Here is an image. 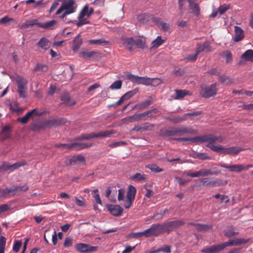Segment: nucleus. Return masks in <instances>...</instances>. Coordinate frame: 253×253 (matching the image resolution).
Masks as SVG:
<instances>
[{
	"label": "nucleus",
	"mask_w": 253,
	"mask_h": 253,
	"mask_svg": "<svg viewBox=\"0 0 253 253\" xmlns=\"http://www.w3.org/2000/svg\"><path fill=\"white\" fill-rule=\"evenodd\" d=\"M208 136L211 138V140L207 141V142L208 143L207 146L214 152L220 154L234 155L238 154L243 150L240 147H237L235 146L225 148L220 145H214L213 143L216 141L222 142V139L220 137L214 136L212 135H208Z\"/></svg>",
	"instance_id": "nucleus-1"
},
{
	"label": "nucleus",
	"mask_w": 253,
	"mask_h": 253,
	"mask_svg": "<svg viewBox=\"0 0 253 253\" xmlns=\"http://www.w3.org/2000/svg\"><path fill=\"white\" fill-rule=\"evenodd\" d=\"M29 187L27 185L22 186H13L9 188L0 190V198L11 197L20 192L26 191Z\"/></svg>",
	"instance_id": "nucleus-2"
},
{
	"label": "nucleus",
	"mask_w": 253,
	"mask_h": 253,
	"mask_svg": "<svg viewBox=\"0 0 253 253\" xmlns=\"http://www.w3.org/2000/svg\"><path fill=\"white\" fill-rule=\"evenodd\" d=\"M156 109L148 110L142 113L135 114L133 115L126 117L123 119L124 121L129 123H133L141 121H145L150 117L152 116V113H156Z\"/></svg>",
	"instance_id": "nucleus-3"
},
{
	"label": "nucleus",
	"mask_w": 253,
	"mask_h": 253,
	"mask_svg": "<svg viewBox=\"0 0 253 253\" xmlns=\"http://www.w3.org/2000/svg\"><path fill=\"white\" fill-rule=\"evenodd\" d=\"M77 8V5L74 0H65L56 11L55 15H59L64 11H67L68 13L71 14L75 12Z\"/></svg>",
	"instance_id": "nucleus-4"
},
{
	"label": "nucleus",
	"mask_w": 253,
	"mask_h": 253,
	"mask_svg": "<svg viewBox=\"0 0 253 253\" xmlns=\"http://www.w3.org/2000/svg\"><path fill=\"white\" fill-rule=\"evenodd\" d=\"M116 133V131L114 130H108L105 131H101L97 133H91L89 134H87L85 135L81 136L76 139L77 140H89L93 138H98V137H109L110 136L113 134Z\"/></svg>",
	"instance_id": "nucleus-5"
},
{
	"label": "nucleus",
	"mask_w": 253,
	"mask_h": 253,
	"mask_svg": "<svg viewBox=\"0 0 253 253\" xmlns=\"http://www.w3.org/2000/svg\"><path fill=\"white\" fill-rule=\"evenodd\" d=\"M184 222L180 220L169 221L161 223L164 233L169 234L174 229L184 225Z\"/></svg>",
	"instance_id": "nucleus-6"
},
{
	"label": "nucleus",
	"mask_w": 253,
	"mask_h": 253,
	"mask_svg": "<svg viewBox=\"0 0 253 253\" xmlns=\"http://www.w3.org/2000/svg\"><path fill=\"white\" fill-rule=\"evenodd\" d=\"M67 122L66 119L64 118L55 117L44 121L42 126L43 127H57L63 125Z\"/></svg>",
	"instance_id": "nucleus-7"
},
{
	"label": "nucleus",
	"mask_w": 253,
	"mask_h": 253,
	"mask_svg": "<svg viewBox=\"0 0 253 253\" xmlns=\"http://www.w3.org/2000/svg\"><path fill=\"white\" fill-rule=\"evenodd\" d=\"M126 76L128 80L135 84L149 85L151 83L150 79L144 77L135 76L129 72L126 73Z\"/></svg>",
	"instance_id": "nucleus-8"
},
{
	"label": "nucleus",
	"mask_w": 253,
	"mask_h": 253,
	"mask_svg": "<svg viewBox=\"0 0 253 253\" xmlns=\"http://www.w3.org/2000/svg\"><path fill=\"white\" fill-rule=\"evenodd\" d=\"M136 193V189L135 187L130 185L126 192V200L124 205L126 209H128L131 207Z\"/></svg>",
	"instance_id": "nucleus-9"
},
{
	"label": "nucleus",
	"mask_w": 253,
	"mask_h": 253,
	"mask_svg": "<svg viewBox=\"0 0 253 253\" xmlns=\"http://www.w3.org/2000/svg\"><path fill=\"white\" fill-rule=\"evenodd\" d=\"M219 171L213 170L212 171L210 169H202L199 171L192 172L188 171L186 173V175L191 177H198L200 176H207L208 175H212L219 173Z\"/></svg>",
	"instance_id": "nucleus-10"
},
{
	"label": "nucleus",
	"mask_w": 253,
	"mask_h": 253,
	"mask_svg": "<svg viewBox=\"0 0 253 253\" xmlns=\"http://www.w3.org/2000/svg\"><path fill=\"white\" fill-rule=\"evenodd\" d=\"M26 165V163L24 161L18 162L13 165H10L8 163L4 162L0 166V172H11L15 169H16L19 168L24 166Z\"/></svg>",
	"instance_id": "nucleus-11"
},
{
	"label": "nucleus",
	"mask_w": 253,
	"mask_h": 253,
	"mask_svg": "<svg viewBox=\"0 0 253 253\" xmlns=\"http://www.w3.org/2000/svg\"><path fill=\"white\" fill-rule=\"evenodd\" d=\"M211 138L208 135L199 136L192 138H174L170 140H176L178 141H191L194 143L198 142H207V141L211 140Z\"/></svg>",
	"instance_id": "nucleus-12"
},
{
	"label": "nucleus",
	"mask_w": 253,
	"mask_h": 253,
	"mask_svg": "<svg viewBox=\"0 0 253 253\" xmlns=\"http://www.w3.org/2000/svg\"><path fill=\"white\" fill-rule=\"evenodd\" d=\"M146 232L148 238L152 236H158L164 234L161 223L152 224L150 228L146 229Z\"/></svg>",
	"instance_id": "nucleus-13"
},
{
	"label": "nucleus",
	"mask_w": 253,
	"mask_h": 253,
	"mask_svg": "<svg viewBox=\"0 0 253 253\" xmlns=\"http://www.w3.org/2000/svg\"><path fill=\"white\" fill-rule=\"evenodd\" d=\"M220 166L228 169L231 172H240L242 171L248 170L249 168H252V165H227L225 164H220Z\"/></svg>",
	"instance_id": "nucleus-14"
},
{
	"label": "nucleus",
	"mask_w": 253,
	"mask_h": 253,
	"mask_svg": "<svg viewBox=\"0 0 253 253\" xmlns=\"http://www.w3.org/2000/svg\"><path fill=\"white\" fill-rule=\"evenodd\" d=\"M217 89L216 83L213 84L210 86H206L201 92V95L204 98H210L216 94Z\"/></svg>",
	"instance_id": "nucleus-15"
},
{
	"label": "nucleus",
	"mask_w": 253,
	"mask_h": 253,
	"mask_svg": "<svg viewBox=\"0 0 253 253\" xmlns=\"http://www.w3.org/2000/svg\"><path fill=\"white\" fill-rule=\"evenodd\" d=\"M88 5H86L83 7L79 14V21L76 23V25L78 27H80L88 23V21L87 20V19L86 18H84L85 16H87V17L90 16L88 15Z\"/></svg>",
	"instance_id": "nucleus-16"
},
{
	"label": "nucleus",
	"mask_w": 253,
	"mask_h": 253,
	"mask_svg": "<svg viewBox=\"0 0 253 253\" xmlns=\"http://www.w3.org/2000/svg\"><path fill=\"white\" fill-rule=\"evenodd\" d=\"M75 247L78 251L83 253L96 252L98 248L97 247L90 246L84 243L77 244Z\"/></svg>",
	"instance_id": "nucleus-17"
},
{
	"label": "nucleus",
	"mask_w": 253,
	"mask_h": 253,
	"mask_svg": "<svg viewBox=\"0 0 253 253\" xmlns=\"http://www.w3.org/2000/svg\"><path fill=\"white\" fill-rule=\"evenodd\" d=\"M177 136H182L185 134H195L196 131L191 127L181 126L176 127Z\"/></svg>",
	"instance_id": "nucleus-18"
},
{
	"label": "nucleus",
	"mask_w": 253,
	"mask_h": 253,
	"mask_svg": "<svg viewBox=\"0 0 253 253\" xmlns=\"http://www.w3.org/2000/svg\"><path fill=\"white\" fill-rule=\"evenodd\" d=\"M204 186H211L212 187L219 186L221 185L217 179L214 178H204L200 180Z\"/></svg>",
	"instance_id": "nucleus-19"
},
{
	"label": "nucleus",
	"mask_w": 253,
	"mask_h": 253,
	"mask_svg": "<svg viewBox=\"0 0 253 253\" xmlns=\"http://www.w3.org/2000/svg\"><path fill=\"white\" fill-rule=\"evenodd\" d=\"M222 250H223V249L220 244L206 247L201 252L204 253H217Z\"/></svg>",
	"instance_id": "nucleus-20"
},
{
	"label": "nucleus",
	"mask_w": 253,
	"mask_h": 253,
	"mask_svg": "<svg viewBox=\"0 0 253 253\" xmlns=\"http://www.w3.org/2000/svg\"><path fill=\"white\" fill-rule=\"evenodd\" d=\"M13 80L16 83L17 87H27L28 81L23 77L14 74L13 76Z\"/></svg>",
	"instance_id": "nucleus-21"
},
{
	"label": "nucleus",
	"mask_w": 253,
	"mask_h": 253,
	"mask_svg": "<svg viewBox=\"0 0 253 253\" xmlns=\"http://www.w3.org/2000/svg\"><path fill=\"white\" fill-rule=\"evenodd\" d=\"M235 37L233 41L235 42H239L242 40L245 37L244 31L237 26H234Z\"/></svg>",
	"instance_id": "nucleus-22"
},
{
	"label": "nucleus",
	"mask_w": 253,
	"mask_h": 253,
	"mask_svg": "<svg viewBox=\"0 0 253 253\" xmlns=\"http://www.w3.org/2000/svg\"><path fill=\"white\" fill-rule=\"evenodd\" d=\"M108 209L115 216H121L123 212V209L119 205H109Z\"/></svg>",
	"instance_id": "nucleus-23"
},
{
	"label": "nucleus",
	"mask_w": 253,
	"mask_h": 253,
	"mask_svg": "<svg viewBox=\"0 0 253 253\" xmlns=\"http://www.w3.org/2000/svg\"><path fill=\"white\" fill-rule=\"evenodd\" d=\"M100 55V53L97 51H88L87 50L81 51L79 52V56L85 59H90L91 58L96 56V55Z\"/></svg>",
	"instance_id": "nucleus-24"
},
{
	"label": "nucleus",
	"mask_w": 253,
	"mask_h": 253,
	"mask_svg": "<svg viewBox=\"0 0 253 253\" xmlns=\"http://www.w3.org/2000/svg\"><path fill=\"white\" fill-rule=\"evenodd\" d=\"M38 27L45 29L52 30L57 27V21L52 20L44 23L39 22Z\"/></svg>",
	"instance_id": "nucleus-25"
},
{
	"label": "nucleus",
	"mask_w": 253,
	"mask_h": 253,
	"mask_svg": "<svg viewBox=\"0 0 253 253\" xmlns=\"http://www.w3.org/2000/svg\"><path fill=\"white\" fill-rule=\"evenodd\" d=\"M153 103V100L151 97H150L148 99L138 103L134 105V109L138 110H141L147 108L149 106Z\"/></svg>",
	"instance_id": "nucleus-26"
},
{
	"label": "nucleus",
	"mask_w": 253,
	"mask_h": 253,
	"mask_svg": "<svg viewBox=\"0 0 253 253\" xmlns=\"http://www.w3.org/2000/svg\"><path fill=\"white\" fill-rule=\"evenodd\" d=\"M92 146V143H73L71 144V150H80L83 149L87 148Z\"/></svg>",
	"instance_id": "nucleus-27"
},
{
	"label": "nucleus",
	"mask_w": 253,
	"mask_h": 253,
	"mask_svg": "<svg viewBox=\"0 0 253 253\" xmlns=\"http://www.w3.org/2000/svg\"><path fill=\"white\" fill-rule=\"evenodd\" d=\"M210 51V45L208 42H205L203 43H199L197 44V48L196 52L199 54L203 51Z\"/></svg>",
	"instance_id": "nucleus-28"
},
{
	"label": "nucleus",
	"mask_w": 253,
	"mask_h": 253,
	"mask_svg": "<svg viewBox=\"0 0 253 253\" xmlns=\"http://www.w3.org/2000/svg\"><path fill=\"white\" fill-rule=\"evenodd\" d=\"M122 40L128 50L129 51L133 50V47L135 45V40L132 38H122Z\"/></svg>",
	"instance_id": "nucleus-29"
},
{
	"label": "nucleus",
	"mask_w": 253,
	"mask_h": 253,
	"mask_svg": "<svg viewBox=\"0 0 253 253\" xmlns=\"http://www.w3.org/2000/svg\"><path fill=\"white\" fill-rule=\"evenodd\" d=\"M61 100L63 103H65L67 106H71L75 104V101L71 99L70 95L67 92H65L62 94L61 96Z\"/></svg>",
	"instance_id": "nucleus-30"
},
{
	"label": "nucleus",
	"mask_w": 253,
	"mask_h": 253,
	"mask_svg": "<svg viewBox=\"0 0 253 253\" xmlns=\"http://www.w3.org/2000/svg\"><path fill=\"white\" fill-rule=\"evenodd\" d=\"M190 8L192 10V12L196 16L200 14V8L198 4L195 2V0H187Z\"/></svg>",
	"instance_id": "nucleus-31"
},
{
	"label": "nucleus",
	"mask_w": 253,
	"mask_h": 253,
	"mask_svg": "<svg viewBox=\"0 0 253 253\" xmlns=\"http://www.w3.org/2000/svg\"><path fill=\"white\" fill-rule=\"evenodd\" d=\"M84 163L85 160L84 157L81 155L74 156L69 160V162L66 165H75L77 162Z\"/></svg>",
	"instance_id": "nucleus-32"
},
{
	"label": "nucleus",
	"mask_w": 253,
	"mask_h": 253,
	"mask_svg": "<svg viewBox=\"0 0 253 253\" xmlns=\"http://www.w3.org/2000/svg\"><path fill=\"white\" fill-rule=\"evenodd\" d=\"M37 44L42 48L47 50L50 46V42L48 39L45 38H42L40 39Z\"/></svg>",
	"instance_id": "nucleus-33"
},
{
	"label": "nucleus",
	"mask_w": 253,
	"mask_h": 253,
	"mask_svg": "<svg viewBox=\"0 0 253 253\" xmlns=\"http://www.w3.org/2000/svg\"><path fill=\"white\" fill-rule=\"evenodd\" d=\"M39 22L37 19L28 20L20 25V29H27L30 27L36 25L38 26Z\"/></svg>",
	"instance_id": "nucleus-34"
},
{
	"label": "nucleus",
	"mask_w": 253,
	"mask_h": 253,
	"mask_svg": "<svg viewBox=\"0 0 253 253\" xmlns=\"http://www.w3.org/2000/svg\"><path fill=\"white\" fill-rule=\"evenodd\" d=\"M82 39L79 35L76 37L73 40V44L72 49L74 51L78 50L81 45L82 44Z\"/></svg>",
	"instance_id": "nucleus-35"
},
{
	"label": "nucleus",
	"mask_w": 253,
	"mask_h": 253,
	"mask_svg": "<svg viewBox=\"0 0 253 253\" xmlns=\"http://www.w3.org/2000/svg\"><path fill=\"white\" fill-rule=\"evenodd\" d=\"M88 42L90 44L101 45L105 46L106 45H110V42L109 41H106L103 39H96V40H89Z\"/></svg>",
	"instance_id": "nucleus-36"
},
{
	"label": "nucleus",
	"mask_w": 253,
	"mask_h": 253,
	"mask_svg": "<svg viewBox=\"0 0 253 253\" xmlns=\"http://www.w3.org/2000/svg\"><path fill=\"white\" fill-rule=\"evenodd\" d=\"M218 80L224 85H230L233 83V80L229 77L222 75L219 76Z\"/></svg>",
	"instance_id": "nucleus-37"
},
{
	"label": "nucleus",
	"mask_w": 253,
	"mask_h": 253,
	"mask_svg": "<svg viewBox=\"0 0 253 253\" xmlns=\"http://www.w3.org/2000/svg\"><path fill=\"white\" fill-rule=\"evenodd\" d=\"M246 61L253 62V50L248 49L241 56Z\"/></svg>",
	"instance_id": "nucleus-38"
},
{
	"label": "nucleus",
	"mask_w": 253,
	"mask_h": 253,
	"mask_svg": "<svg viewBox=\"0 0 253 253\" xmlns=\"http://www.w3.org/2000/svg\"><path fill=\"white\" fill-rule=\"evenodd\" d=\"M169 211L167 209H165L164 211L160 212H156L154 213V215L150 217L151 220H159L163 218V216Z\"/></svg>",
	"instance_id": "nucleus-39"
},
{
	"label": "nucleus",
	"mask_w": 253,
	"mask_h": 253,
	"mask_svg": "<svg viewBox=\"0 0 253 253\" xmlns=\"http://www.w3.org/2000/svg\"><path fill=\"white\" fill-rule=\"evenodd\" d=\"M10 130V127L9 126H5L3 128L0 134L2 140H5L9 137Z\"/></svg>",
	"instance_id": "nucleus-40"
},
{
	"label": "nucleus",
	"mask_w": 253,
	"mask_h": 253,
	"mask_svg": "<svg viewBox=\"0 0 253 253\" xmlns=\"http://www.w3.org/2000/svg\"><path fill=\"white\" fill-rule=\"evenodd\" d=\"M164 42V40H162L161 36H158L157 38L154 40L151 43L152 48H157L161 45Z\"/></svg>",
	"instance_id": "nucleus-41"
},
{
	"label": "nucleus",
	"mask_w": 253,
	"mask_h": 253,
	"mask_svg": "<svg viewBox=\"0 0 253 253\" xmlns=\"http://www.w3.org/2000/svg\"><path fill=\"white\" fill-rule=\"evenodd\" d=\"M163 134L166 136L177 135L176 127H170L165 129Z\"/></svg>",
	"instance_id": "nucleus-42"
},
{
	"label": "nucleus",
	"mask_w": 253,
	"mask_h": 253,
	"mask_svg": "<svg viewBox=\"0 0 253 253\" xmlns=\"http://www.w3.org/2000/svg\"><path fill=\"white\" fill-rule=\"evenodd\" d=\"M197 225V230L200 232H206L210 230L212 226L209 224H204L199 223Z\"/></svg>",
	"instance_id": "nucleus-43"
},
{
	"label": "nucleus",
	"mask_w": 253,
	"mask_h": 253,
	"mask_svg": "<svg viewBox=\"0 0 253 253\" xmlns=\"http://www.w3.org/2000/svg\"><path fill=\"white\" fill-rule=\"evenodd\" d=\"M176 93L175 99L183 98L188 94L189 91L186 90H175Z\"/></svg>",
	"instance_id": "nucleus-44"
},
{
	"label": "nucleus",
	"mask_w": 253,
	"mask_h": 253,
	"mask_svg": "<svg viewBox=\"0 0 253 253\" xmlns=\"http://www.w3.org/2000/svg\"><path fill=\"white\" fill-rule=\"evenodd\" d=\"M131 179L133 180L137 181H145L146 179V175L140 173H136L131 177Z\"/></svg>",
	"instance_id": "nucleus-45"
},
{
	"label": "nucleus",
	"mask_w": 253,
	"mask_h": 253,
	"mask_svg": "<svg viewBox=\"0 0 253 253\" xmlns=\"http://www.w3.org/2000/svg\"><path fill=\"white\" fill-rule=\"evenodd\" d=\"M30 112H31L32 116L34 115L36 116H41L46 113L45 110L39 108H35L30 111Z\"/></svg>",
	"instance_id": "nucleus-46"
},
{
	"label": "nucleus",
	"mask_w": 253,
	"mask_h": 253,
	"mask_svg": "<svg viewBox=\"0 0 253 253\" xmlns=\"http://www.w3.org/2000/svg\"><path fill=\"white\" fill-rule=\"evenodd\" d=\"M31 116V112H28L23 117L21 118H18L17 119V121L22 123V124H26L27 123L28 120Z\"/></svg>",
	"instance_id": "nucleus-47"
},
{
	"label": "nucleus",
	"mask_w": 253,
	"mask_h": 253,
	"mask_svg": "<svg viewBox=\"0 0 253 253\" xmlns=\"http://www.w3.org/2000/svg\"><path fill=\"white\" fill-rule=\"evenodd\" d=\"M27 87H17V92L20 98H25L27 97Z\"/></svg>",
	"instance_id": "nucleus-48"
},
{
	"label": "nucleus",
	"mask_w": 253,
	"mask_h": 253,
	"mask_svg": "<svg viewBox=\"0 0 253 253\" xmlns=\"http://www.w3.org/2000/svg\"><path fill=\"white\" fill-rule=\"evenodd\" d=\"M239 233L238 232H235L234 231V229L232 227L229 228L228 229H226L224 231V235L229 238L237 235Z\"/></svg>",
	"instance_id": "nucleus-49"
},
{
	"label": "nucleus",
	"mask_w": 253,
	"mask_h": 253,
	"mask_svg": "<svg viewBox=\"0 0 253 253\" xmlns=\"http://www.w3.org/2000/svg\"><path fill=\"white\" fill-rule=\"evenodd\" d=\"M48 67L47 65L42 64H38L34 69L35 71H42L46 72L47 71Z\"/></svg>",
	"instance_id": "nucleus-50"
},
{
	"label": "nucleus",
	"mask_w": 253,
	"mask_h": 253,
	"mask_svg": "<svg viewBox=\"0 0 253 253\" xmlns=\"http://www.w3.org/2000/svg\"><path fill=\"white\" fill-rule=\"evenodd\" d=\"M249 241V239H245L244 238H235L233 239L234 246H240L248 243Z\"/></svg>",
	"instance_id": "nucleus-51"
},
{
	"label": "nucleus",
	"mask_w": 253,
	"mask_h": 253,
	"mask_svg": "<svg viewBox=\"0 0 253 253\" xmlns=\"http://www.w3.org/2000/svg\"><path fill=\"white\" fill-rule=\"evenodd\" d=\"M146 167L150 169L152 171L156 173L163 172L164 171L163 169L160 168L157 165L154 164L149 165L146 166Z\"/></svg>",
	"instance_id": "nucleus-52"
},
{
	"label": "nucleus",
	"mask_w": 253,
	"mask_h": 253,
	"mask_svg": "<svg viewBox=\"0 0 253 253\" xmlns=\"http://www.w3.org/2000/svg\"><path fill=\"white\" fill-rule=\"evenodd\" d=\"M6 239L4 236L0 237V253H4Z\"/></svg>",
	"instance_id": "nucleus-53"
},
{
	"label": "nucleus",
	"mask_w": 253,
	"mask_h": 253,
	"mask_svg": "<svg viewBox=\"0 0 253 253\" xmlns=\"http://www.w3.org/2000/svg\"><path fill=\"white\" fill-rule=\"evenodd\" d=\"M138 92V89H134L132 90L129 91L126 93H125L123 95L125 98L126 100H127L134 96L136 93Z\"/></svg>",
	"instance_id": "nucleus-54"
},
{
	"label": "nucleus",
	"mask_w": 253,
	"mask_h": 253,
	"mask_svg": "<svg viewBox=\"0 0 253 253\" xmlns=\"http://www.w3.org/2000/svg\"><path fill=\"white\" fill-rule=\"evenodd\" d=\"M122 85V82L121 80H118L114 82L110 86V88L113 89H120Z\"/></svg>",
	"instance_id": "nucleus-55"
},
{
	"label": "nucleus",
	"mask_w": 253,
	"mask_h": 253,
	"mask_svg": "<svg viewBox=\"0 0 253 253\" xmlns=\"http://www.w3.org/2000/svg\"><path fill=\"white\" fill-rule=\"evenodd\" d=\"M142 131L151 130L154 127V125L149 123L141 125Z\"/></svg>",
	"instance_id": "nucleus-56"
},
{
	"label": "nucleus",
	"mask_w": 253,
	"mask_h": 253,
	"mask_svg": "<svg viewBox=\"0 0 253 253\" xmlns=\"http://www.w3.org/2000/svg\"><path fill=\"white\" fill-rule=\"evenodd\" d=\"M169 120L174 124H177L183 121L186 120L187 118L183 117L182 116H178L176 117L170 118Z\"/></svg>",
	"instance_id": "nucleus-57"
},
{
	"label": "nucleus",
	"mask_w": 253,
	"mask_h": 253,
	"mask_svg": "<svg viewBox=\"0 0 253 253\" xmlns=\"http://www.w3.org/2000/svg\"><path fill=\"white\" fill-rule=\"evenodd\" d=\"M144 236L146 238H148L146 230L139 232L133 233L132 234V237L135 238H138Z\"/></svg>",
	"instance_id": "nucleus-58"
},
{
	"label": "nucleus",
	"mask_w": 253,
	"mask_h": 253,
	"mask_svg": "<svg viewBox=\"0 0 253 253\" xmlns=\"http://www.w3.org/2000/svg\"><path fill=\"white\" fill-rule=\"evenodd\" d=\"M230 9V5L227 4H223L222 5H220L218 8V11L219 13L222 15L224 14L227 10Z\"/></svg>",
	"instance_id": "nucleus-59"
},
{
	"label": "nucleus",
	"mask_w": 253,
	"mask_h": 253,
	"mask_svg": "<svg viewBox=\"0 0 253 253\" xmlns=\"http://www.w3.org/2000/svg\"><path fill=\"white\" fill-rule=\"evenodd\" d=\"M135 45L138 46L139 48L144 49L145 46V42L141 39H138L135 40Z\"/></svg>",
	"instance_id": "nucleus-60"
},
{
	"label": "nucleus",
	"mask_w": 253,
	"mask_h": 253,
	"mask_svg": "<svg viewBox=\"0 0 253 253\" xmlns=\"http://www.w3.org/2000/svg\"><path fill=\"white\" fill-rule=\"evenodd\" d=\"M148 18V14L146 13L141 14L137 16V19L140 23H144Z\"/></svg>",
	"instance_id": "nucleus-61"
},
{
	"label": "nucleus",
	"mask_w": 253,
	"mask_h": 253,
	"mask_svg": "<svg viewBox=\"0 0 253 253\" xmlns=\"http://www.w3.org/2000/svg\"><path fill=\"white\" fill-rule=\"evenodd\" d=\"M46 4V3H44L43 1V0H40L37 1V2L35 1L34 4L32 6V8L33 9H36L38 7H44Z\"/></svg>",
	"instance_id": "nucleus-62"
},
{
	"label": "nucleus",
	"mask_w": 253,
	"mask_h": 253,
	"mask_svg": "<svg viewBox=\"0 0 253 253\" xmlns=\"http://www.w3.org/2000/svg\"><path fill=\"white\" fill-rule=\"evenodd\" d=\"M22 243L21 241H16L15 242L13 247V250L15 252H18L22 246Z\"/></svg>",
	"instance_id": "nucleus-63"
},
{
	"label": "nucleus",
	"mask_w": 253,
	"mask_h": 253,
	"mask_svg": "<svg viewBox=\"0 0 253 253\" xmlns=\"http://www.w3.org/2000/svg\"><path fill=\"white\" fill-rule=\"evenodd\" d=\"M125 191L123 189H120L118 190V200L119 201H123L125 198Z\"/></svg>",
	"instance_id": "nucleus-64"
}]
</instances>
